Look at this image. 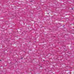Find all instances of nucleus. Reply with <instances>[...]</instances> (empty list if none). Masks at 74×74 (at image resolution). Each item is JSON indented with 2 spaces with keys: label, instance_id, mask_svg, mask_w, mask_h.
Here are the masks:
<instances>
[{
  "label": "nucleus",
  "instance_id": "nucleus-4",
  "mask_svg": "<svg viewBox=\"0 0 74 74\" xmlns=\"http://www.w3.org/2000/svg\"><path fill=\"white\" fill-rule=\"evenodd\" d=\"M40 67H42V66H40Z\"/></svg>",
  "mask_w": 74,
  "mask_h": 74
},
{
  "label": "nucleus",
  "instance_id": "nucleus-9",
  "mask_svg": "<svg viewBox=\"0 0 74 74\" xmlns=\"http://www.w3.org/2000/svg\"><path fill=\"white\" fill-rule=\"evenodd\" d=\"M43 61H44V60H43Z\"/></svg>",
  "mask_w": 74,
  "mask_h": 74
},
{
  "label": "nucleus",
  "instance_id": "nucleus-2",
  "mask_svg": "<svg viewBox=\"0 0 74 74\" xmlns=\"http://www.w3.org/2000/svg\"><path fill=\"white\" fill-rule=\"evenodd\" d=\"M0 61L1 62V60H0Z\"/></svg>",
  "mask_w": 74,
  "mask_h": 74
},
{
  "label": "nucleus",
  "instance_id": "nucleus-8",
  "mask_svg": "<svg viewBox=\"0 0 74 74\" xmlns=\"http://www.w3.org/2000/svg\"><path fill=\"white\" fill-rule=\"evenodd\" d=\"M64 25L63 27H64Z\"/></svg>",
  "mask_w": 74,
  "mask_h": 74
},
{
  "label": "nucleus",
  "instance_id": "nucleus-7",
  "mask_svg": "<svg viewBox=\"0 0 74 74\" xmlns=\"http://www.w3.org/2000/svg\"><path fill=\"white\" fill-rule=\"evenodd\" d=\"M64 25L63 27H64Z\"/></svg>",
  "mask_w": 74,
  "mask_h": 74
},
{
  "label": "nucleus",
  "instance_id": "nucleus-3",
  "mask_svg": "<svg viewBox=\"0 0 74 74\" xmlns=\"http://www.w3.org/2000/svg\"><path fill=\"white\" fill-rule=\"evenodd\" d=\"M72 10H73V8H72Z\"/></svg>",
  "mask_w": 74,
  "mask_h": 74
},
{
  "label": "nucleus",
  "instance_id": "nucleus-5",
  "mask_svg": "<svg viewBox=\"0 0 74 74\" xmlns=\"http://www.w3.org/2000/svg\"><path fill=\"white\" fill-rule=\"evenodd\" d=\"M69 73H70V72H69Z\"/></svg>",
  "mask_w": 74,
  "mask_h": 74
},
{
  "label": "nucleus",
  "instance_id": "nucleus-1",
  "mask_svg": "<svg viewBox=\"0 0 74 74\" xmlns=\"http://www.w3.org/2000/svg\"><path fill=\"white\" fill-rule=\"evenodd\" d=\"M22 58H21V59H22Z\"/></svg>",
  "mask_w": 74,
  "mask_h": 74
},
{
  "label": "nucleus",
  "instance_id": "nucleus-6",
  "mask_svg": "<svg viewBox=\"0 0 74 74\" xmlns=\"http://www.w3.org/2000/svg\"><path fill=\"white\" fill-rule=\"evenodd\" d=\"M64 25L63 27H64Z\"/></svg>",
  "mask_w": 74,
  "mask_h": 74
}]
</instances>
